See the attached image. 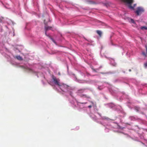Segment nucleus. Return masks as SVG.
Listing matches in <instances>:
<instances>
[{
	"label": "nucleus",
	"mask_w": 147,
	"mask_h": 147,
	"mask_svg": "<svg viewBox=\"0 0 147 147\" xmlns=\"http://www.w3.org/2000/svg\"><path fill=\"white\" fill-rule=\"evenodd\" d=\"M85 89H82L78 90L77 93L81 97L89 98L87 95L82 94L84 90Z\"/></svg>",
	"instance_id": "f257e3e1"
},
{
	"label": "nucleus",
	"mask_w": 147,
	"mask_h": 147,
	"mask_svg": "<svg viewBox=\"0 0 147 147\" xmlns=\"http://www.w3.org/2000/svg\"><path fill=\"white\" fill-rule=\"evenodd\" d=\"M121 1L129 4V7L131 9H133V7L131 5L134 2V0H121Z\"/></svg>",
	"instance_id": "f03ea898"
},
{
	"label": "nucleus",
	"mask_w": 147,
	"mask_h": 147,
	"mask_svg": "<svg viewBox=\"0 0 147 147\" xmlns=\"http://www.w3.org/2000/svg\"><path fill=\"white\" fill-rule=\"evenodd\" d=\"M144 10L143 8L141 7H138L137 9V10L136 11V13L138 15H139L142 12H144Z\"/></svg>",
	"instance_id": "7ed1b4c3"
},
{
	"label": "nucleus",
	"mask_w": 147,
	"mask_h": 147,
	"mask_svg": "<svg viewBox=\"0 0 147 147\" xmlns=\"http://www.w3.org/2000/svg\"><path fill=\"white\" fill-rule=\"evenodd\" d=\"M52 79L53 80L54 83L56 85L59 86H61V85L59 83V80H57L56 78L54 76H53L52 77Z\"/></svg>",
	"instance_id": "20e7f679"
},
{
	"label": "nucleus",
	"mask_w": 147,
	"mask_h": 147,
	"mask_svg": "<svg viewBox=\"0 0 147 147\" xmlns=\"http://www.w3.org/2000/svg\"><path fill=\"white\" fill-rule=\"evenodd\" d=\"M51 27L47 26H45V29L46 31H47L48 30H49L51 29Z\"/></svg>",
	"instance_id": "39448f33"
},
{
	"label": "nucleus",
	"mask_w": 147,
	"mask_h": 147,
	"mask_svg": "<svg viewBox=\"0 0 147 147\" xmlns=\"http://www.w3.org/2000/svg\"><path fill=\"white\" fill-rule=\"evenodd\" d=\"M97 33L100 36H101L102 34V32L100 31L99 30H96Z\"/></svg>",
	"instance_id": "423d86ee"
},
{
	"label": "nucleus",
	"mask_w": 147,
	"mask_h": 147,
	"mask_svg": "<svg viewBox=\"0 0 147 147\" xmlns=\"http://www.w3.org/2000/svg\"><path fill=\"white\" fill-rule=\"evenodd\" d=\"M16 58L18 60H21L22 59V57L20 55L16 56Z\"/></svg>",
	"instance_id": "0eeeda50"
},
{
	"label": "nucleus",
	"mask_w": 147,
	"mask_h": 147,
	"mask_svg": "<svg viewBox=\"0 0 147 147\" xmlns=\"http://www.w3.org/2000/svg\"><path fill=\"white\" fill-rule=\"evenodd\" d=\"M141 29L142 30H147V27L146 26H142L141 27Z\"/></svg>",
	"instance_id": "6e6552de"
},
{
	"label": "nucleus",
	"mask_w": 147,
	"mask_h": 147,
	"mask_svg": "<svg viewBox=\"0 0 147 147\" xmlns=\"http://www.w3.org/2000/svg\"><path fill=\"white\" fill-rule=\"evenodd\" d=\"M98 89L100 90H102L103 89V88L101 86H99L98 87Z\"/></svg>",
	"instance_id": "1a4fd4ad"
},
{
	"label": "nucleus",
	"mask_w": 147,
	"mask_h": 147,
	"mask_svg": "<svg viewBox=\"0 0 147 147\" xmlns=\"http://www.w3.org/2000/svg\"><path fill=\"white\" fill-rule=\"evenodd\" d=\"M142 54L144 55L145 57H146V53L144 52H142Z\"/></svg>",
	"instance_id": "9d476101"
},
{
	"label": "nucleus",
	"mask_w": 147,
	"mask_h": 147,
	"mask_svg": "<svg viewBox=\"0 0 147 147\" xmlns=\"http://www.w3.org/2000/svg\"><path fill=\"white\" fill-rule=\"evenodd\" d=\"M144 67H147V62L146 63L144 64Z\"/></svg>",
	"instance_id": "9b49d317"
},
{
	"label": "nucleus",
	"mask_w": 147,
	"mask_h": 147,
	"mask_svg": "<svg viewBox=\"0 0 147 147\" xmlns=\"http://www.w3.org/2000/svg\"><path fill=\"white\" fill-rule=\"evenodd\" d=\"M145 47L146 49V53L147 54V45H146L145 46Z\"/></svg>",
	"instance_id": "f8f14e48"
},
{
	"label": "nucleus",
	"mask_w": 147,
	"mask_h": 147,
	"mask_svg": "<svg viewBox=\"0 0 147 147\" xmlns=\"http://www.w3.org/2000/svg\"><path fill=\"white\" fill-rule=\"evenodd\" d=\"M92 107V105H89L88 106V107L89 108H90Z\"/></svg>",
	"instance_id": "ddd939ff"
},
{
	"label": "nucleus",
	"mask_w": 147,
	"mask_h": 147,
	"mask_svg": "<svg viewBox=\"0 0 147 147\" xmlns=\"http://www.w3.org/2000/svg\"><path fill=\"white\" fill-rule=\"evenodd\" d=\"M131 22H132V23H134V20H132V19H131Z\"/></svg>",
	"instance_id": "4468645a"
},
{
	"label": "nucleus",
	"mask_w": 147,
	"mask_h": 147,
	"mask_svg": "<svg viewBox=\"0 0 147 147\" xmlns=\"http://www.w3.org/2000/svg\"><path fill=\"white\" fill-rule=\"evenodd\" d=\"M136 5V4H135L134 5V6H133V9H134V7H135V6Z\"/></svg>",
	"instance_id": "2eb2a0df"
},
{
	"label": "nucleus",
	"mask_w": 147,
	"mask_h": 147,
	"mask_svg": "<svg viewBox=\"0 0 147 147\" xmlns=\"http://www.w3.org/2000/svg\"><path fill=\"white\" fill-rule=\"evenodd\" d=\"M80 103L82 104H86L87 103V102H82V103Z\"/></svg>",
	"instance_id": "dca6fc26"
},
{
	"label": "nucleus",
	"mask_w": 147,
	"mask_h": 147,
	"mask_svg": "<svg viewBox=\"0 0 147 147\" xmlns=\"http://www.w3.org/2000/svg\"><path fill=\"white\" fill-rule=\"evenodd\" d=\"M63 85L64 86H66V87H67V86L66 85L63 84Z\"/></svg>",
	"instance_id": "f3484780"
},
{
	"label": "nucleus",
	"mask_w": 147,
	"mask_h": 147,
	"mask_svg": "<svg viewBox=\"0 0 147 147\" xmlns=\"http://www.w3.org/2000/svg\"><path fill=\"white\" fill-rule=\"evenodd\" d=\"M45 34L46 35H47V31H45Z\"/></svg>",
	"instance_id": "a211bd4d"
},
{
	"label": "nucleus",
	"mask_w": 147,
	"mask_h": 147,
	"mask_svg": "<svg viewBox=\"0 0 147 147\" xmlns=\"http://www.w3.org/2000/svg\"><path fill=\"white\" fill-rule=\"evenodd\" d=\"M91 103H92V104L94 105V103H93V102H91Z\"/></svg>",
	"instance_id": "6ab92c4d"
},
{
	"label": "nucleus",
	"mask_w": 147,
	"mask_h": 147,
	"mask_svg": "<svg viewBox=\"0 0 147 147\" xmlns=\"http://www.w3.org/2000/svg\"><path fill=\"white\" fill-rule=\"evenodd\" d=\"M94 71H95V69H94Z\"/></svg>",
	"instance_id": "aec40b11"
},
{
	"label": "nucleus",
	"mask_w": 147,
	"mask_h": 147,
	"mask_svg": "<svg viewBox=\"0 0 147 147\" xmlns=\"http://www.w3.org/2000/svg\"><path fill=\"white\" fill-rule=\"evenodd\" d=\"M131 71V70H130V69H129V71Z\"/></svg>",
	"instance_id": "412c9836"
}]
</instances>
